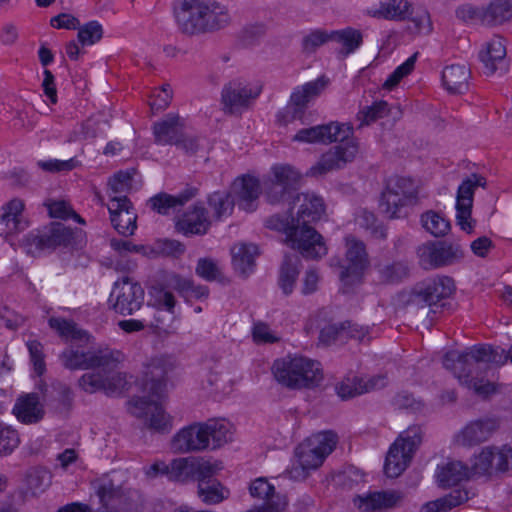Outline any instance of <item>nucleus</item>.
<instances>
[{"mask_svg": "<svg viewBox=\"0 0 512 512\" xmlns=\"http://www.w3.org/2000/svg\"><path fill=\"white\" fill-rule=\"evenodd\" d=\"M298 206L297 218L283 219L273 216L267 221L268 227L283 231L293 249L299 250L308 259L326 255L327 248L322 236L308 224L321 218L325 211L324 201L314 193H298L293 198L290 209Z\"/></svg>", "mask_w": 512, "mask_h": 512, "instance_id": "f257e3e1", "label": "nucleus"}, {"mask_svg": "<svg viewBox=\"0 0 512 512\" xmlns=\"http://www.w3.org/2000/svg\"><path fill=\"white\" fill-rule=\"evenodd\" d=\"M352 135L353 127L350 124L337 121L300 129L293 136V141L325 145L338 142L322 154L319 161L310 167L307 175L319 177L330 171L342 169L347 163L352 162L359 150L358 143Z\"/></svg>", "mask_w": 512, "mask_h": 512, "instance_id": "f03ea898", "label": "nucleus"}, {"mask_svg": "<svg viewBox=\"0 0 512 512\" xmlns=\"http://www.w3.org/2000/svg\"><path fill=\"white\" fill-rule=\"evenodd\" d=\"M512 362V346L509 350L489 345L474 346L464 352L449 351L443 356L442 364L459 380L460 384L475 391L476 394L487 396L494 392V385L485 381L482 373L488 364L503 365Z\"/></svg>", "mask_w": 512, "mask_h": 512, "instance_id": "7ed1b4c3", "label": "nucleus"}, {"mask_svg": "<svg viewBox=\"0 0 512 512\" xmlns=\"http://www.w3.org/2000/svg\"><path fill=\"white\" fill-rule=\"evenodd\" d=\"M175 368V360L170 356L152 359L143 382V392L147 396H134L128 401L131 415L145 419L149 427L159 432L169 431L172 427L171 417L165 413L159 400L166 389L167 376Z\"/></svg>", "mask_w": 512, "mask_h": 512, "instance_id": "20e7f679", "label": "nucleus"}, {"mask_svg": "<svg viewBox=\"0 0 512 512\" xmlns=\"http://www.w3.org/2000/svg\"><path fill=\"white\" fill-rule=\"evenodd\" d=\"M174 16L178 28L188 35L216 32L231 22L227 6L216 0H178Z\"/></svg>", "mask_w": 512, "mask_h": 512, "instance_id": "39448f33", "label": "nucleus"}, {"mask_svg": "<svg viewBox=\"0 0 512 512\" xmlns=\"http://www.w3.org/2000/svg\"><path fill=\"white\" fill-rule=\"evenodd\" d=\"M272 372L278 383L290 389L314 388L323 380L321 364L304 356L277 359Z\"/></svg>", "mask_w": 512, "mask_h": 512, "instance_id": "423d86ee", "label": "nucleus"}, {"mask_svg": "<svg viewBox=\"0 0 512 512\" xmlns=\"http://www.w3.org/2000/svg\"><path fill=\"white\" fill-rule=\"evenodd\" d=\"M302 181L301 173L289 164H275L264 180V197L269 204L291 205L298 194Z\"/></svg>", "mask_w": 512, "mask_h": 512, "instance_id": "0eeeda50", "label": "nucleus"}, {"mask_svg": "<svg viewBox=\"0 0 512 512\" xmlns=\"http://www.w3.org/2000/svg\"><path fill=\"white\" fill-rule=\"evenodd\" d=\"M417 190L413 180L392 177L381 194L380 207L390 219L406 217L407 207L416 202Z\"/></svg>", "mask_w": 512, "mask_h": 512, "instance_id": "6e6552de", "label": "nucleus"}, {"mask_svg": "<svg viewBox=\"0 0 512 512\" xmlns=\"http://www.w3.org/2000/svg\"><path fill=\"white\" fill-rule=\"evenodd\" d=\"M454 291L455 284L451 277L436 276L415 284L408 301L417 307H430V311L436 313L434 307H443L441 302L448 299Z\"/></svg>", "mask_w": 512, "mask_h": 512, "instance_id": "1a4fd4ad", "label": "nucleus"}, {"mask_svg": "<svg viewBox=\"0 0 512 512\" xmlns=\"http://www.w3.org/2000/svg\"><path fill=\"white\" fill-rule=\"evenodd\" d=\"M262 92V85L244 79L227 82L221 91V105L225 114L240 115L248 110Z\"/></svg>", "mask_w": 512, "mask_h": 512, "instance_id": "9d476101", "label": "nucleus"}, {"mask_svg": "<svg viewBox=\"0 0 512 512\" xmlns=\"http://www.w3.org/2000/svg\"><path fill=\"white\" fill-rule=\"evenodd\" d=\"M345 246V259L339 266V279L349 287L361 283L370 266V259L364 242L354 236L345 237Z\"/></svg>", "mask_w": 512, "mask_h": 512, "instance_id": "9b49d317", "label": "nucleus"}, {"mask_svg": "<svg viewBox=\"0 0 512 512\" xmlns=\"http://www.w3.org/2000/svg\"><path fill=\"white\" fill-rule=\"evenodd\" d=\"M93 487L106 512H129L134 506L137 492L123 488L108 475L97 479Z\"/></svg>", "mask_w": 512, "mask_h": 512, "instance_id": "f8f14e48", "label": "nucleus"}, {"mask_svg": "<svg viewBox=\"0 0 512 512\" xmlns=\"http://www.w3.org/2000/svg\"><path fill=\"white\" fill-rule=\"evenodd\" d=\"M93 487L106 512H129L134 506L137 492L123 488L108 475L97 479Z\"/></svg>", "mask_w": 512, "mask_h": 512, "instance_id": "ddd939ff", "label": "nucleus"}, {"mask_svg": "<svg viewBox=\"0 0 512 512\" xmlns=\"http://www.w3.org/2000/svg\"><path fill=\"white\" fill-rule=\"evenodd\" d=\"M328 83L329 80L325 76H321L314 81L296 87L290 96L289 104L278 113V121L286 125L300 119L306 106L326 89Z\"/></svg>", "mask_w": 512, "mask_h": 512, "instance_id": "4468645a", "label": "nucleus"}, {"mask_svg": "<svg viewBox=\"0 0 512 512\" xmlns=\"http://www.w3.org/2000/svg\"><path fill=\"white\" fill-rule=\"evenodd\" d=\"M486 178L480 174L472 173L466 177L457 189L456 194V221L463 231L471 233L476 221L472 218L474 193L478 187L485 188Z\"/></svg>", "mask_w": 512, "mask_h": 512, "instance_id": "2eb2a0df", "label": "nucleus"}, {"mask_svg": "<svg viewBox=\"0 0 512 512\" xmlns=\"http://www.w3.org/2000/svg\"><path fill=\"white\" fill-rule=\"evenodd\" d=\"M59 360L69 370L113 368L115 366V358L109 351H85L74 346L64 349L59 355Z\"/></svg>", "mask_w": 512, "mask_h": 512, "instance_id": "dca6fc26", "label": "nucleus"}, {"mask_svg": "<svg viewBox=\"0 0 512 512\" xmlns=\"http://www.w3.org/2000/svg\"><path fill=\"white\" fill-rule=\"evenodd\" d=\"M144 289L128 277H123L114 283L110 295L114 310L123 315H132L138 311L144 303Z\"/></svg>", "mask_w": 512, "mask_h": 512, "instance_id": "f3484780", "label": "nucleus"}, {"mask_svg": "<svg viewBox=\"0 0 512 512\" xmlns=\"http://www.w3.org/2000/svg\"><path fill=\"white\" fill-rule=\"evenodd\" d=\"M420 265L424 269L438 268L451 265L463 257L459 244L437 242L426 243L418 248Z\"/></svg>", "mask_w": 512, "mask_h": 512, "instance_id": "a211bd4d", "label": "nucleus"}, {"mask_svg": "<svg viewBox=\"0 0 512 512\" xmlns=\"http://www.w3.org/2000/svg\"><path fill=\"white\" fill-rule=\"evenodd\" d=\"M403 501V494L396 490L367 492L353 498L354 506L361 512H387Z\"/></svg>", "mask_w": 512, "mask_h": 512, "instance_id": "6ab92c4d", "label": "nucleus"}, {"mask_svg": "<svg viewBox=\"0 0 512 512\" xmlns=\"http://www.w3.org/2000/svg\"><path fill=\"white\" fill-rule=\"evenodd\" d=\"M110 220L114 229L124 236L133 235L137 215L130 200L125 195L112 196L108 204Z\"/></svg>", "mask_w": 512, "mask_h": 512, "instance_id": "aec40b11", "label": "nucleus"}, {"mask_svg": "<svg viewBox=\"0 0 512 512\" xmlns=\"http://www.w3.org/2000/svg\"><path fill=\"white\" fill-rule=\"evenodd\" d=\"M171 447L178 453L196 452L209 448L205 423H195L182 428L172 438Z\"/></svg>", "mask_w": 512, "mask_h": 512, "instance_id": "412c9836", "label": "nucleus"}, {"mask_svg": "<svg viewBox=\"0 0 512 512\" xmlns=\"http://www.w3.org/2000/svg\"><path fill=\"white\" fill-rule=\"evenodd\" d=\"M234 201L239 208L245 211L256 209V202L260 195V182L250 175H243L236 178L231 186Z\"/></svg>", "mask_w": 512, "mask_h": 512, "instance_id": "4be33fe9", "label": "nucleus"}, {"mask_svg": "<svg viewBox=\"0 0 512 512\" xmlns=\"http://www.w3.org/2000/svg\"><path fill=\"white\" fill-rule=\"evenodd\" d=\"M497 429L498 422L495 419H478L467 424L457 435L456 441L463 446L478 445L488 440Z\"/></svg>", "mask_w": 512, "mask_h": 512, "instance_id": "5701e85b", "label": "nucleus"}, {"mask_svg": "<svg viewBox=\"0 0 512 512\" xmlns=\"http://www.w3.org/2000/svg\"><path fill=\"white\" fill-rule=\"evenodd\" d=\"M295 453L298 458V465L292 466L287 471L289 477L294 480L306 479L309 472L318 469L325 460L322 454L312 449L305 441L296 448Z\"/></svg>", "mask_w": 512, "mask_h": 512, "instance_id": "b1692460", "label": "nucleus"}, {"mask_svg": "<svg viewBox=\"0 0 512 512\" xmlns=\"http://www.w3.org/2000/svg\"><path fill=\"white\" fill-rule=\"evenodd\" d=\"M184 129L182 118L176 114H168L153 125L155 142L159 145H176L182 139Z\"/></svg>", "mask_w": 512, "mask_h": 512, "instance_id": "393cba45", "label": "nucleus"}, {"mask_svg": "<svg viewBox=\"0 0 512 512\" xmlns=\"http://www.w3.org/2000/svg\"><path fill=\"white\" fill-rule=\"evenodd\" d=\"M24 204L19 199H13L2 208L0 215V235L7 237L9 235L23 231L28 227V222L24 220L22 212Z\"/></svg>", "mask_w": 512, "mask_h": 512, "instance_id": "a878e982", "label": "nucleus"}, {"mask_svg": "<svg viewBox=\"0 0 512 512\" xmlns=\"http://www.w3.org/2000/svg\"><path fill=\"white\" fill-rule=\"evenodd\" d=\"M506 47L500 37H494L487 42L479 53L480 61L484 65L486 75L494 74L498 69H505Z\"/></svg>", "mask_w": 512, "mask_h": 512, "instance_id": "bb28decb", "label": "nucleus"}, {"mask_svg": "<svg viewBox=\"0 0 512 512\" xmlns=\"http://www.w3.org/2000/svg\"><path fill=\"white\" fill-rule=\"evenodd\" d=\"M209 226L210 220L202 204L194 205L177 222L178 230L185 235H203L208 231Z\"/></svg>", "mask_w": 512, "mask_h": 512, "instance_id": "cd10ccee", "label": "nucleus"}, {"mask_svg": "<svg viewBox=\"0 0 512 512\" xmlns=\"http://www.w3.org/2000/svg\"><path fill=\"white\" fill-rule=\"evenodd\" d=\"M13 413L19 421L25 424H34L44 417V408L36 393L20 396L14 407Z\"/></svg>", "mask_w": 512, "mask_h": 512, "instance_id": "c85d7f7f", "label": "nucleus"}, {"mask_svg": "<svg viewBox=\"0 0 512 512\" xmlns=\"http://www.w3.org/2000/svg\"><path fill=\"white\" fill-rule=\"evenodd\" d=\"M45 234L49 249L60 245L78 246L83 241V231L81 229L72 230L61 223H53Z\"/></svg>", "mask_w": 512, "mask_h": 512, "instance_id": "c756f323", "label": "nucleus"}, {"mask_svg": "<svg viewBox=\"0 0 512 512\" xmlns=\"http://www.w3.org/2000/svg\"><path fill=\"white\" fill-rule=\"evenodd\" d=\"M369 15L386 20L403 21L411 14V4L407 0H390L380 3L378 8L370 9Z\"/></svg>", "mask_w": 512, "mask_h": 512, "instance_id": "7c9ffc66", "label": "nucleus"}, {"mask_svg": "<svg viewBox=\"0 0 512 512\" xmlns=\"http://www.w3.org/2000/svg\"><path fill=\"white\" fill-rule=\"evenodd\" d=\"M249 492L253 498L264 501L260 506H267L272 503H280L282 504V507L278 512H284L286 509V498L280 494H277L275 492V487L270 484L265 477H259L252 481L249 486Z\"/></svg>", "mask_w": 512, "mask_h": 512, "instance_id": "2f4dec72", "label": "nucleus"}, {"mask_svg": "<svg viewBox=\"0 0 512 512\" xmlns=\"http://www.w3.org/2000/svg\"><path fill=\"white\" fill-rule=\"evenodd\" d=\"M469 493L465 489H456L436 500L426 502L420 512H449L453 508L468 501Z\"/></svg>", "mask_w": 512, "mask_h": 512, "instance_id": "473e14b6", "label": "nucleus"}, {"mask_svg": "<svg viewBox=\"0 0 512 512\" xmlns=\"http://www.w3.org/2000/svg\"><path fill=\"white\" fill-rule=\"evenodd\" d=\"M512 19V0H493L482 8V24L500 25Z\"/></svg>", "mask_w": 512, "mask_h": 512, "instance_id": "72a5a7b5", "label": "nucleus"}, {"mask_svg": "<svg viewBox=\"0 0 512 512\" xmlns=\"http://www.w3.org/2000/svg\"><path fill=\"white\" fill-rule=\"evenodd\" d=\"M257 246L254 244H237L232 248V261L235 270L242 276H247L254 267V258L257 255Z\"/></svg>", "mask_w": 512, "mask_h": 512, "instance_id": "f704fd0d", "label": "nucleus"}, {"mask_svg": "<svg viewBox=\"0 0 512 512\" xmlns=\"http://www.w3.org/2000/svg\"><path fill=\"white\" fill-rule=\"evenodd\" d=\"M413 456L402 450L398 443H393L387 453L384 471L390 478L398 477L409 465Z\"/></svg>", "mask_w": 512, "mask_h": 512, "instance_id": "c9c22d12", "label": "nucleus"}, {"mask_svg": "<svg viewBox=\"0 0 512 512\" xmlns=\"http://www.w3.org/2000/svg\"><path fill=\"white\" fill-rule=\"evenodd\" d=\"M206 438L209 447L219 448L229 441L233 436L232 425L226 420H209L205 423Z\"/></svg>", "mask_w": 512, "mask_h": 512, "instance_id": "e433bc0d", "label": "nucleus"}, {"mask_svg": "<svg viewBox=\"0 0 512 512\" xmlns=\"http://www.w3.org/2000/svg\"><path fill=\"white\" fill-rule=\"evenodd\" d=\"M470 71L465 65L446 66L442 72L444 86L451 93H462L467 88Z\"/></svg>", "mask_w": 512, "mask_h": 512, "instance_id": "4c0bfd02", "label": "nucleus"}, {"mask_svg": "<svg viewBox=\"0 0 512 512\" xmlns=\"http://www.w3.org/2000/svg\"><path fill=\"white\" fill-rule=\"evenodd\" d=\"M48 324L62 339L88 341V333L79 328L73 320L62 317H51L48 320Z\"/></svg>", "mask_w": 512, "mask_h": 512, "instance_id": "58836bf2", "label": "nucleus"}, {"mask_svg": "<svg viewBox=\"0 0 512 512\" xmlns=\"http://www.w3.org/2000/svg\"><path fill=\"white\" fill-rule=\"evenodd\" d=\"M470 473L471 469L462 462L451 461L440 469L437 477L440 486L450 487L468 479Z\"/></svg>", "mask_w": 512, "mask_h": 512, "instance_id": "ea45409f", "label": "nucleus"}, {"mask_svg": "<svg viewBox=\"0 0 512 512\" xmlns=\"http://www.w3.org/2000/svg\"><path fill=\"white\" fill-rule=\"evenodd\" d=\"M380 282L385 284H398L409 277L410 268L405 261H393L377 266Z\"/></svg>", "mask_w": 512, "mask_h": 512, "instance_id": "a19ab883", "label": "nucleus"}, {"mask_svg": "<svg viewBox=\"0 0 512 512\" xmlns=\"http://www.w3.org/2000/svg\"><path fill=\"white\" fill-rule=\"evenodd\" d=\"M298 256H285L279 272V286L285 295L292 293L299 275Z\"/></svg>", "mask_w": 512, "mask_h": 512, "instance_id": "79ce46f5", "label": "nucleus"}, {"mask_svg": "<svg viewBox=\"0 0 512 512\" xmlns=\"http://www.w3.org/2000/svg\"><path fill=\"white\" fill-rule=\"evenodd\" d=\"M331 41H335L342 45L339 54L343 57L353 53L362 44V34L360 31L353 28H346L343 30L331 31Z\"/></svg>", "mask_w": 512, "mask_h": 512, "instance_id": "37998d69", "label": "nucleus"}, {"mask_svg": "<svg viewBox=\"0 0 512 512\" xmlns=\"http://www.w3.org/2000/svg\"><path fill=\"white\" fill-rule=\"evenodd\" d=\"M189 196L179 195L172 196L167 193H158L147 201V205L151 210L158 214L168 215L171 210L183 206L188 200Z\"/></svg>", "mask_w": 512, "mask_h": 512, "instance_id": "c03bdc74", "label": "nucleus"}, {"mask_svg": "<svg viewBox=\"0 0 512 512\" xmlns=\"http://www.w3.org/2000/svg\"><path fill=\"white\" fill-rule=\"evenodd\" d=\"M170 286L185 298L206 299L209 289L204 285H196L191 279L173 275L170 278Z\"/></svg>", "mask_w": 512, "mask_h": 512, "instance_id": "a18cd8bd", "label": "nucleus"}, {"mask_svg": "<svg viewBox=\"0 0 512 512\" xmlns=\"http://www.w3.org/2000/svg\"><path fill=\"white\" fill-rule=\"evenodd\" d=\"M356 224L374 239L384 240L387 238V230L384 225L378 221L374 213L362 209L355 218Z\"/></svg>", "mask_w": 512, "mask_h": 512, "instance_id": "49530a36", "label": "nucleus"}, {"mask_svg": "<svg viewBox=\"0 0 512 512\" xmlns=\"http://www.w3.org/2000/svg\"><path fill=\"white\" fill-rule=\"evenodd\" d=\"M174 314H168L165 310L155 308L148 305L147 311L144 313V322L147 328L153 333L160 334L166 332L169 328V322L172 321Z\"/></svg>", "mask_w": 512, "mask_h": 512, "instance_id": "de8ad7c7", "label": "nucleus"}, {"mask_svg": "<svg viewBox=\"0 0 512 512\" xmlns=\"http://www.w3.org/2000/svg\"><path fill=\"white\" fill-rule=\"evenodd\" d=\"M338 438L332 431H323L308 437L305 442L326 458L336 447Z\"/></svg>", "mask_w": 512, "mask_h": 512, "instance_id": "09e8293b", "label": "nucleus"}, {"mask_svg": "<svg viewBox=\"0 0 512 512\" xmlns=\"http://www.w3.org/2000/svg\"><path fill=\"white\" fill-rule=\"evenodd\" d=\"M235 204L234 199H231V195L227 192L216 191L208 197V205L217 220L230 215Z\"/></svg>", "mask_w": 512, "mask_h": 512, "instance_id": "8fccbe9b", "label": "nucleus"}, {"mask_svg": "<svg viewBox=\"0 0 512 512\" xmlns=\"http://www.w3.org/2000/svg\"><path fill=\"white\" fill-rule=\"evenodd\" d=\"M116 366L117 360L115 359V366L113 368L101 367L104 373V393L108 396L122 393L128 384L126 374L114 371Z\"/></svg>", "mask_w": 512, "mask_h": 512, "instance_id": "3c124183", "label": "nucleus"}, {"mask_svg": "<svg viewBox=\"0 0 512 512\" xmlns=\"http://www.w3.org/2000/svg\"><path fill=\"white\" fill-rule=\"evenodd\" d=\"M421 223L424 229L435 237H441L450 230V222L440 213L428 211L421 217Z\"/></svg>", "mask_w": 512, "mask_h": 512, "instance_id": "603ef678", "label": "nucleus"}, {"mask_svg": "<svg viewBox=\"0 0 512 512\" xmlns=\"http://www.w3.org/2000/svg\"><path fill=\"white\" fill-rule=\"evenodd\" d=\"M198 496L207 505L218 504L226 498L223 487L217 480L198 483Z\"/></svg>", "mask_w": 512, "mask_h": 512, "instance_id": "864d4df0", "label": "nucleus"}, {"mask_svg": "<svg viewBox=\"0 0 512 512\" xmlns=\"http://www.w3.org/2000/svg\"><path fill=\"white\" fill-rule=\"evenodd\" d=\"M423 431L420 426L412 425L403 431L395 440V443L412 456L422 442Z\"/></svg>", "mask_w": 512, "mask_h": 512, "instance_id": "5fc2aeb1", "label": "nucleus"}, {"mask_svg": "<svg viewBox=\"0 0 512 512\" xmlns=\"http://www.w3.org/2000/svg\"><path fill=\"white\" fill-rule=\"evenodd\" d=\"M423 431L420 426L412 425L403 431L395 440V443L412 456L422 442Z\"/></svg>", "mask_w": 512, "mask_h": 512, "instance_id": "6e6d98bb", "label": "nucleus"}, {"mask_svg": "<svg viewBox=\"0 0 512 512\" xmlns=\"http://www.w3.org/2000/svg\"><path fill=\"white\" fill-rule=\"evenodd\" d=\"M168 480L175 482H186L192 477L193 458H177L168 464Z\"/></svg>", "mask_w": 512, "mask_h": 512, "instance_id": "4d7b16f0", "label": "nucleus"}, {"mask_svg": "<svg viewBox=\"0 0 512 512\" xmlns=\"http://www.w3.org/2000/svg\"><path fill=\"white\" fill-rule=\"evenodd\" d=\"M389 113L388 104L385 101L374 102L371 106H366L357 114L359 127L369 125L378 119L384 118Z\"/></svg>", "mask_w": 512, "mask_h": 512, "instance_id": "13d9d810", "label": "nucleus"}, {"mask_svg": "<svg viewBox=\"0 0 512 512\" xmlns=\"http://www.w3.org/2000/svg\"><path fill=\"white\" fill-rule=\"evenodd\" d=\"M222 469V463L219 461L211 462L204 459L193 458V473L192 478H195L199 483L213 480L212 477Z\"/></svg>", "mask_w": 512, "mask_h": 512, "instance_id": "bf43d9fd", "label": "nucleus"}, {"mask_svg": "<svg viewBox=\"0 0 512 512\" xmlns=\"http://www.w3.org/2000/svg\"><path fill=\"white\" fill-rule=\"evenodd\" d=\"M150 295V306L165 310L168 314H174L176 299L172 292L163 287H154L150 292Z\"/></svg>", "mask_w": 512, "mask_h": 512, "instance_id": "052dcab7", "label": "nucleus"}, {"mask_svg": "<svg viewBox=\"0 0 512 512\" xmlns=\"http://www.w3.org/2000/svg\"><path fill=\"white\" fill-rule=\"evenodd\" d=\"M19 443L18 432L11 426L0 423V456L11 454Z\"/></svg>", "mask_w": 512, "mask_h": 512, "instance_id": "680f3d73", "label": "nucleus"}, {"mask_svg": "<svg viewBox=\"0 0 512 512\" xmlns=\"http://www.w3.org/2000/svg\"><path fill=\"white\" fill-rule=\"evenodd\" d=\"M418 57V52L410 56L403 64L398 66L386 79L383 87L391 90L393 89L405 76L409 75L415 66Z\"/></svg>", "mask_w": 512, "mask_h": 512, "instance_id": "e2e57ef3", "label": "nucleus"}, {"mask_svg": "<svg viewBox=\"0 0 512 512\" xmlns=\"http://www.w3.org/2000/svg\"><path fill=\"white\" fill-rule=\"evenodd\" d=\"M50 217L63 220L73 218L80 224H85L84 219L77 214L65 201H51L46 203Z\"/></svg>", "mask_w": 512, "mask_h": 512, "instance_id": "0e129e2a", "label": "nucleus"}, {"mask_svg": "<svg viewBox=\"0 0 512 512\" xmlns=\"http://www.w3.org/2000/svg\"><path fill=\"white\" fill-rule=\"evenodd\" d=\"M27 487L36 495L43 492L50 484V475L45 469L35 468L27 474Z\"/></svg>", "mask_w": 512, "mask_h": 512, "instance_id": "69168bd1", "label": "nucleus"}, {"mask_svg": "<svg viewBox=\"0 0 512 512\" xmlns=\"http://www.w3.org/2000/svg\"><path fill=\"white\" fill-rule=\"evenodd\" d=\"M103 36V29L99 22L90 21L78 28V40L82 45H93Z\"/></svg>", "mask_w": 512, "mask_h": 512, "instance_id": "338daca9", "label": "nucleus"}, {"mask_svg": "<svg viewBox=\"0 0 512 512\" xmlns=\"http://www.w3.org/2000/svg\"><path fill=\"white\" fill-rule=\"evenodd\" d=\"M46 242L45 233L41 234L39 231H32L21 239L20 245L27 254L36 255L44 249H49Z\"/></svg>", "mask_w": 512, "mask_h": 512, "instance_id": "774afa93", "label": "nucleus"}]
</instances>
